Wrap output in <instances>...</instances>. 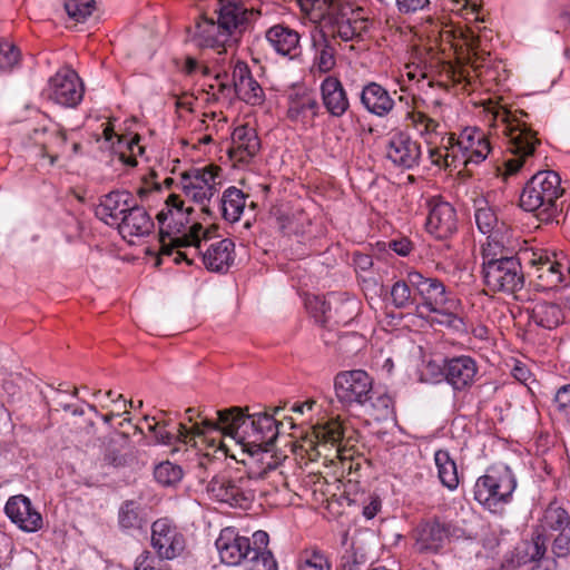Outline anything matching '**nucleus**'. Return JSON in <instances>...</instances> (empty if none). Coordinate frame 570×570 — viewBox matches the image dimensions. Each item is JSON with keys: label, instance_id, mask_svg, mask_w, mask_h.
I'll use <instances>...</instances> for the list:
<instances>
[{"label": "nucleus", "instance_id": "f257e3e1", "mask_svg": "<svg viewBox=\"0 0 570 570\" xmlns=\"http://www.w3.org/2000/svg\"><path fill=\"white\" fill-rule=\"evenodd\" d=\"M274 409L273 414L254 413L244 414L238 407L216 411L218 421L205 419L204 429L196 428V433L219 432L233 439L244 451L254 455L258 452H267L278 436L279 424L274 414L279 412Z\"/></svg>", "mask_w": 570, "mask_h": 570}, {"label": "nucleus", "instance_id": "f03ea898", "mask_svg": "<svg viewBox=\"0 0 570 570\" xmlns=\"http://www.w3.org/2000/svg\"><path fill=\"white\" fill-rule=\"evenodd\" d=\"M193 208L184 207V202L177 195H169L165 207L158 213L160 254L170 256L174 247L195 246L203 248L210 238V230L194 223L189 226Z\"/></svg>", "mask_w": 570, "mask_h": 570}, {"label": "nucleus", "instance_id": "7ed1b4c3", "mask_svg": "<svg viewBox=\"0 0 570 570\" xmlns=\"http://www.w3.org/2000/svg\"><path fill=\"white\" fill-rule=\"evenodd\" d=\"M269 537L258 530L252 538L240 535L232 527L224 528L215 541L220 561L227 566L245 563L247 570H277V562L267 549Z\"/></svg>", "mask_w": 570, "mask_h": 570}, {"label": "nucleus", "instance_id": "20e7f679", "mask_svg": "<svg viewBox=\"0 0 570 570\" xmlns=\"http://www.w3.org/2000/svg\"><path fill=\"white\" fill-rule=\"evenodd\" d=\"M494 126L507 136L508 151L511 157L504 160L505 174H517L533 157L540 140L524 120L528 115L522 110L511 111L503 106L489 110Z\"/></svg>", "mask_w": 570, "mask_h": 570}, {"label": "nucleus", "instance_id": "39448f33", "mask_svg": "<svg viewBox=\"0 0 570 570\" xmlns=\"http://www.w3.org/2000/svg\"><path fill=\"white\" fill-rule=\"evenodd\" d=\"M482 277L493 293L513 294L522 289L524 276L520 259L509 256L500 243L487 242L482 246Z\"/></svg>", "mask_w": 570, "mask_h": 570}, {"label": "nucleus", "instance_id": "423d86ee", "mask_svg": "<svg viewBox=\"0 0 570 570\" xmlns=\"http://www.w3.org/2000/svg\"><path fill=\"white\" fill-rule=\"evenodd\" d=\"M560 183V176L553 170L537 173L523 188L520 206L535 213L541 222H550L558 212L556 200L563 191Z\"/></svg>", "mask_w": 570, "mask_h": 570}, {"label": "nucleus", "instance_id": "0eeeda50", "mask_svg": "<svg viewBox=\"0 0 570 570\" xmlns=\"http://www.w3.org/2000/svg\"><path fill=\"white\" fill-rule=\"evenodd\" d=\"M517 488V479L512 470L504 464L490 466L485 474L478 478L474 488V499L493 513L501 512L508 504Z\"/></svg>", "mask_w": 570, "mask_h": 570}, {"label": "nucleus", "instance_id": "6e6552de", "mask_svg": "<svg viewBox=\"0 0 570 570\" xmlns=\"http://www.w3.org/2000/svg\"><path fill=\"white\" fill-rule=\"evenodd\" d=\"M422 31L435 43L446 42L452 47H458L460 42V46L466 48L472 67L476 69L482 66L485 51L480 48L481 38L474 28L453 27L439 18L429 17L422 23Z\"/></svg>", "mask_w": 570, "mask_h": 570}, {"label": "nucleus", "instance_id": "1a4fd4ad", "mask_svg": "<svg viewBox=\"0 0 570 570\" xmlns=\"http://www.w3.org/2000/svg\"><path fill=\"white\" fill-rule=\"evenodd\" d=\"M442 146L446 149V157H451L450 165L454 168L460 165H479L491 150L485 134L476 128H465L458 137L454 134H444Z\"/></svg>", "mask_w": 570, "mask_h": 570}, {"label": "nucleus", "instance_id": "9d476101", "mask_svg": "<svg viewBox=\"0 0 570 570\" xmlns=\"http://www.w3.org/2000/svg\"><path fill=\"white\" fill-rule=\"evenodd\" d=\"M219 168L214 166L191 168L181 174L180 186L186 196L202 205V212L209 217L215 216V210L206 204L216 193V178Z\"/></svg>", "mask_w": 570, "mask_h": 570}, {"label": "nucleus", "instance_id": "9b49d317", "mask_svg": "<svg viewBox=\"0 0 570 570\" xmlns=\"http://www.w3.org/2000/svg\"><path fill=\"white\" fill-rule=\"evenodd\" d=\"M338 401L345 405H365L372 399L373 380L363 370L341 372L334 382Z\"/></svg>", "mask_w": 570, "mask_h": 570}, {"label": "nucleus", "instance_id": "f8f14e48", "mask_svg": "<svg viewBox=\"0 0 570 570\" xmlns=\"http://www.w3.org/2000/svg\"><path fill=\"white\" fill-rule=\"evenodd\" d=\"M252 484L253 480L249 476H214L208 483L207 490L223 503L230 507L247 508L255 497Z\"/></svg>", "mask_w": 570, "mask_h": 570}, {"label": "nucleus", "instance_id": "ddd939ff", "mask_svg": "<svg viewBox=\"0 0 570 570\" xmlns=\"http://www.w3.org/2000/svg\"><path fill=\"white\" fill-rule=\"evenodd\" d=\"M323 23L333 38L343 41L358 39L367 30V19L341 3L330 11Z\"/></svg>", "mask_w": 570, "mask_h": 570}, {"label": "nucleus", "instance_id": "4468645a", "mask_svg": "<svg viewBox=\"0 0 570 570\" xmlns=\"http://www.w3.org/2000/svg\"><path fill=\"white\" fill-rule=\"evenodd\" d=\"M217 14L220 28L233 41H236L259 11L254 6H246L243 0H220Z\"/></svg>", "mask_w": 570, "mask_h": 570}, {"label": "nucleus", "instance_id": "2eb2a0df", "mask_svg": "<svg viewBox=\"0 0 570 570\" xmlns=\"http://www.w3.org/2000/svg\"><path fill=\"white\" fill-rule=\"evenodd\" d=\"M151 547L160 559L173 560L183 553L186 540L171 520L161 518L151 524Z\"/></svg>", "mask_w": 570, "mask_h": 570}, {"label": "nucleus", "instance_id": "dca6fc26", "mask_svg": "<svg viewBox=\"0 0 570 570\" xmlns=\"http://www.w3.org/2000/svg\"><path fill=\"white\" fill-rule=\"evenodd\" d=\"M48 98L63 107H76L83 97V87L76 71L71 69L59 70L50 78Z\"/></svg>", "mask_w": 570, "mask_h": 570}, {"label": "nucleus", "instance_id": "f3484780", "mask_svg": "<svg viewBox=\"0 0 570 570\" xmlns=\"http://www.w3.org/2000/svg\"><path fill=\"white\" fill-rule=\"evenodd\" d=\"M410 285L422 298V307L428 311H440L449 305L453 307L455 301L449 297L445 285L433 277H425L420 272H410L407 274Z\"/></svg>", "mask_w": 570, "mask_h": 570}, {"label": "nucleus", "instance_id": "a211bd4d", "mask_svg": "<svg viewBox=\"0 0 570 570\" xmlns=\"http://www.w3.org/2000/svg\"><path fill=\"white\" fill-rule=\"evenodd\" d=\"M459 219L455 208L441 198L429 202L426 230L438 239H446L458 230Z\"/></svg>", "mask_w": 570, "mask_h": 570}, {"label": "nucleus", "instance_id": "6ab92c4d", "mask_svg": "<svg viewBox=\"0 0 570 570\" xmlns=\"http://www.w3.org/2000/svg\"><path fill=\"white\" fill-rule=\"evenodd\" d=\"M442 372L453 390L463 391L473 384L478 365L471 356L460 355L444 360Z\"/></svg>", "mask_w": 570, "mask_h": 570}, {"label": "nucleus", "instance_id": "aec40b11", "mask_svg": "<svg viewBox=\"0 0 570 570\" xmlns=\"http://www.w3.org/2000/svg\"><path fill=\"white\" fill-rule=\"evenodd\" d=\"M6 514L26 532H35L42 527L41 514L32 507L29 498L26 495L11 497L6 507Z\"/></svg>", "mask_w": 570, "mask_h": 570}, {"label": "nucleus", "instance_id": "412c9836", "mask_svg": "<svg viewBox=\"0 0 570 570\" xmlns=\"http://www.w3.org/2000/svg\"><path fill=\"white\" fill-rule=\"evenodd\" d=\"M524 255L529 256V263L535 267L537 277L541 282V286L553 288L566 281L564 266L552 259L547 250H532L531 254L524 252Z\"/></svg>", "mask_w": 570, "mask_h": 570}, {"label": "nucleus", "instance_id": "4be33fe9", "mask_svg": "<svg viewBox=\"0 0 570 570\" xmlns=\"http://www.w3.org/2000/svg\"><path fill=\"white\" fill-rule=\"evenodd\" d=\"M128 191L115 190L100 198L96 207V216L109 226L118 227L122 216L129 210L134 203Z\"/></svg>", "mask_w": 570, "mask_h": 570}, {"label": "nucleus", "instance_id": "5701e85b", "mask_svg": "<svg viewBox=\"0 0 570 570\" xmlns=\"http://www.w3.org/2000/svg\"><path fill=\"white\" fill-rule=\"evenodd\" d=\"M261 141L254 128L238 126L232 134V147L228 156L237 164H248L259 151Z\"/></svg>", "mask_w": 570, "mask_h": 570}, {"label": "nucleus", "instance_id": "b1692460", "mask_svg": "<svg viewBox=\"0 0 570 570\" xmlns=\"http://www.w3.org/2000/svg\"><path fill=\"white\" fill-rule=\"evenodd\" d=\"M29 138L32 144L40 147L42 157L50 158L51 165L58 158V154L63 149L67 140L65 131L53 122L35 128Z\"/></svg>", "mask_w": 570, "mask_h": 570}, {"label": "nucleus", "instance_id": "393cba45", "mask_svg": "<svg viewBox=\"0 0 570 570\" xmlns=\"http://www.w3.org/2000/svg\"><path fill=\"white\" fill-rule=\"evenodd\" d=\"M322 104L326 111L335 118L343 117L350 109V99L341 80L327 76L320 86Z\"/></svg>", "mask_w": 570, "mask_h": 570}, {"label": "nucleus", "instance_id": "a878e982", "mask_svg": "<svg viewBox=\"0 0 570 570\" xmlns=\"http://www.w3.org/2000/svg\"><path fill=\"white\" fill-rule=\"evenodd\" d=\"M386 157L396 166L411 169L419 164L420 145L404 135H394L386 147Z\"/></svg>", "mask_w": 570, "mask_h": 570}, {"label": "nucleus", "instance_id": "bb28decb", "mask_svg": "<svg viewBox=\"0 0 570 570\" xmlns=\"http://www.w3.org/2000/svg\"><path fill=\"white\" fill-rule=\"evenodd\" d=\"M265 39L274 51L281 56L294 59L301 53L299 33L285 26L275 24L265 32Z\"/></svg>", "mask_w": 570, "mask_h": 570}, {"label": "nucleus", "instance_id": "cd10ccee", "mask_svg": "<svg viewBox=\"0 0 570 570\" xmlns=\"http://www.w3.org/2000/svg\"><path fill=\"white\" fill-rule=\"evenodd\" d=\"M360 100L367 112L380 118L389 116L395 107L391 94L382 85L374 81L362 88Z\"/></svg>", "mask_w": 570, "mask_h": 570}, {"label": "nucleus", "instance_id": "c85d7f7f", "mask_svg": "<svg viewBox=\"0 0 570 570\" xmlns=\"http://www.w3.org/2000/svg\"><path fill=\"white\" fill-rule=\"evenodd\" d=\"M233 81L236 94L240 99L253 106L264 101V91L261 85L253 78L245 62H237L233 70Z\"/></svg>", "mask_w": 570, "mask_h": 570}, {"label": "nucleus", "instance_id": "c756f323", "mask_svg": "<svg viewBox=\"0 0 570 570\" xmlns=\"http://www.w3.org/2000/svg\"><path fill=\"white\" fill-rule=\"evenodd\" d=\"M195 40L199 47L218 49V53L226 51V47L233 42L218 21L209 18H203L197 22Z\"/></svg>", "mask_w": 570, "mask_h": 570}, {"label": "nucleus", "instance_id": "7c9ffc66", "mask_svg": "<svg viewBox=\"0 0 570 570\" xmlns=\"http://www.w3.org/2000/svg\"><path fill=\"white\" fill-rule=\"evenodd\" d=\"M234 243L228 239H220L212 243L204 252L198 249L203 255V263L207 269L212 272H226L234 262Z\"/></svg>", "mask_w": 570, "mask_h": 570}, {"label": "nucleus", "instance_id": "2f4dec72", "mask_svg": "<svg viewBox=\"0 0 570 570\" xmlns=\"http://www.w3.org/2000/svg\"><path fill=\"white\" fill-rule=\"evenodd\" d=\"M449 538L445 524L436 520L420 524L416 529L415 548L421 552L439 551Z\"/></svg>", "mask_w": 570, "mask_h": 570}, {"label": "nucleus", "instance_id": "473e14b6", "mask_svg": "<svg viewBox=\"0 0 570 570\" xmlns=\"http://www.w3.org/2000/svg\"><path fill=\"white\" fill-rule=\"evenodd\" d=\"M317 99L308 94H294L288 98L287 117L294 122L312 124L320 114Z\"/></svg>", "mask_w": 570, "mask_h": 570}, {"label": "nucleus", "instance_id": "72a5a7b5", "mask_svg": "<svg viewBox=\"0 0 570 570\" xmlns=\"http://www.w3.org/2000/svg\"><path fill=\"white\" fill-rule=\"evenodd\" d=\"M122 237L148 235L154 228V222L147 210L135 202L122 216L121 224L117 227Z\"/></svg>", "mask_w": 570, "mask_h": 570}, {"label": "nucleus", "instance_id": "f704fd0d", "mask_svg": "<svg viewBox=\"0 0 570 570\" xmlns=\"http://www.w3.org/2000/svg\"><path fill=\"white\" fill-rule=\"evenodd\" d=\"M247 198L248 196L235 186L226 188L217 204L222 217L228 223L238 222L247 206Z\"/></svg>", "mask_w": 570, "mask_h": 570}, {"label": "nucleus", "instance_id": "c9c22d12", "mask_svg": "<svg viewBox=\"0 0 570 570\" xmlns=\"http://www.w3.org/2000/svg\"><path fill=\"white\" fill-rule=\"evenodd\" d=\"M474 219L479 230L488 235V242L492 244L500 243L498 235L501 234L504 225L499 224L494 209L488 205L487 200L479 199L475 202Z\"/></svg>", "mask_w": 570, "mask_h": 570}, {"label": "nucleus", "instance_id": "e433bc0d", "mask_svg": "<svg viewBox=\"0 0 570 570\" xmlns=\"http://www.w3.org/2000/svg\"><path fill=\"white\" fill-rule=\"evenodd\" d=\"M530 317L538 326L552 330L562 323L564 316L557 303L539 301L533 305Z\"/></svg>", "mask_w": 570, "mask_h": 570}, {"label": "nucleus", "instance_id": "4c0bfd02", "mask_svg": "<svg viewBox=\"0 0 570 570\" xmlns=\"http://www.w3.org/2000/svg\"><path fill=\"white\" fill-rule=\"evenodd\" d=\"M196 428L200 426L198 423H195L193 428H187L186 424L179 423L177 428V433L174 434L170 431H167L165 426H159L158 423H155L154 425H149V430L154 432L155 440L158 444L164 445H171L175 444L177 441L183 442L185 444L189 443L195 436H203L206 435L205 433H196ZM204 429V426H202Z\"/></svg>", "mask_w": 570, "mask_h": 570}, {"label": "nucleus", "instance_id": "58836bf2", "mask_svg": "<svg viewBox=\"0 0 570 570\" xmlns=\"http://www.w3.org/2000/svg\"><path fill=\"white\" fill-rule=\"evenodd\" d=\"M434 461L441 483L449 490L456 489L459 485L458 468L449 452L445 450L436 451Z\"/></svg>", "mask_w": 570, "mask_h": 570}, {"label": "nucleus", "instance_id": "ea45409f", "mask_svg": "<svg viewBox=\"0 0 570 570\" xmlns=\"http://www.w3.org/2000/svg\"><path fill=\"white\" fill-rule=\"evenodd\" d=\"M407 126H412L420 136L426 139L429 145L434 144V138L440 135V124L420 111L406 114Z\"/></svg>", "mask_w": 570, "mask_h": 570}, {"label": "nucleus", "instance_id": "a19ab883", "mask_svg": "<svg viewBox=\"0 0 570 570\" xmlns=\"http://www.w3.org/2000/svg\"><path fill=\"white\" fill-rule=\"evenodd\" d=\"M314 48L316 50L314 63L317 69L321 72L332 70L336 63L335 48L325 32H323L318 39H314Z\"/></svg>", "mask_w": 570, "mask_h": 570}, {"label": "nucleus", "instance_id": "79ce46f5", "mask_svg": "<svg viewBox=\"0 0 570 570\" xmlns=\"http://www.w3.org/2000/svg\"><path fill=\"white\" fill-rule=\"evenodd\" d=\"M145 522L139 503L128 500L120 505L118 523L122 530L140 529Z\"/></svg>", "mask_w": 570, "mask_h": 570}, {"label": "nucleus", "instance_id": "37998d69", "mask_svg": "<svg viewBox=\"0 0 570 570\" xmlns=\"http://www.w3.org/2000/svg\"><path fill=\"white\" fill-rule=\"evenodd\" d=\"M140 137L134 136H119L116 147V153L119 159L127 166L134 167L137 165L136 157L144 154V147L139 144Z\"/></svg>", "mask_w": 570, "mask_h": 570}, {"label": "nucleus", "instance_id": "c03bdc74", "mask_svg": "<svg viewBox=\"0 0 570 570\" xmlns=\"http://www.w3.org/2000/svg\"><path fill=\"white\" fill-rule=\"evenodd\" d=\"M570 524L568 511L556 503H551L544 511L542 527L553 531H562Z\"/></svg>", "mask_w": 570, "mask_h": 570}, {"label": "nucleus", "instance_id": "a18cd8bd", "mask_svg": "<svg viewBox=\"0 0 570 570\" xmlns=\"http://www.w3.org/2000/svg\"><path fill=\"white\" fill-rule=\"evenodd\" d=\"M184 472L180 465L165 461L156 465L154 470L155 480L165 487H171L179 483Z\"/></svg>", "mask_w": 570, "mask_h": 570}, {"label": "nucleus", "instance_id": "49530a36", "mask_svg": "<svg viewBox=\"0 0 570 570\" xmlns=\"http://www.w3.org/2000/svg\"><path fill=\"white\" fill-rule=\"evenodd\" d=\"M363 406L377 421L386 420L393 414L392 399L386 394H380L374 397V392L372 391V399Z\"/></svg>", "mask_w": 570, "mask_h": 570}, {"label": "nucleus", "instance_id": "de8ad7c7", "mask_svg": "<svg viewBox=\"0 0 570 570\" xmlns=\"http://www.w3.org/2000/svg\"><path fill=\"white\" fill-rule=\"evenodd\" d=\"M412 287L409 283V279L406 281H396L391 288V298L392 304L396 308H407L414 304V299L411 295Z\"/></svg>", "mask_w": 570, "mask_h": 570}, {"label": "nucleus", "instance_id": "09e8293b", "mask_svg": "<svg viewBox=\"0 0 570 570\" xmlns=\"http://www.w3.org/2000/svg\"><path fill=\"white\" fill-rule=\"evenodd\" d=\"M65 8L71 19L80 22L92 13L94 0H68Z\"/></svg>", "mask_w": 570, "mask_h": 570}, {"label": "nucleus", "instance_id": "8fccbe9b", "mask_svg": "<svg viewBox=\"0 0 570 570\" xmlns=\"http://www.w3.org/2000/svg\"><path fill=\"white\" fill-rule=\"evenodd\" d=\"M20 59L18 48L8 40L0 41V70H11Z\"/></svg>", "mask_w": 570, "mask_h": 570}, {"label": "nucleus", "instance_id": "3c124183", "mask_svg": "<svg viewBox=\"0 0 570 570\" xmlns=\"http://www.w3.org/2000/svg\"><path fill=\"white\" fill-rule=\"evenodd\" d=\"M298 570H331V566L321 552L313 551L301 556Z\"/></svg>", "mask_w": 570, "mask_h": 570}, {"label": "nucleus", "instance_id": "603ef678", "mask_svg": "<svg viewBox=\"0 0 570 570\" xmlns=\"http://www.w3.org/2000/svg\"><path fill=\"white\" fill-rule=\"evenodd\" d=\"M298 3L303 11L314 12L322 20L338 4L334 0H298Z\"/></svg>", "mask_w": 570, "mask_h": 570}, {"label": "nucleus", "instance_id": "864d4df0", "mask_svg": "<svg viewBox=\"0 0 570 570\" xmlns=\"http://www.w3.org/2000/svg\"><path fill=\"white\" fill-rule=\"evenodd\" d=\"M456 304L453 307L445 306L440 311H430L435 314V317L432 318V322L452 327L459 328L462 325V320L454 313Z\"/></svg>", "mask_w": 570, "mask_h": 570}, {"label": "nucleus", "instance_id": "5fc2aeb1", "mask_svg": "<svg viewBox=\"0 0 570 570\" xmlns=\"http://www.w3.org/2000/svg\"><path fill=\"white\" fill-rule=\"evenodd\" d=\"M163 560L154 557L149 551H144L135 561V570H168Z\"/></svg>", "mask_w": 570, "mask_h": 570}, {"label": "nucleus", "instance_id": "6e6d98bb", "mask_svg": "<svg viewBox=\"0 0 570 570\" xmlns=\"http://www.w3.org/2000/svg\"><path fill=\"white\" fill-rule=\"evenodd\" d=\"M552 551L557 557H566L570 553V530L564 533V530L554 539Z\"/></svg>", "mask_w": 570, "mask_h": 570}, {"label": "nucleus", "instance_id": "4d7b16f0", "mask_svg": "<svg viewBox=\"0 0 570 570\" xmlns=\"http://www.w3.org/2000/svg\"><path fill=\"white\" fill-rule=\"evenodd\" d=\"M431 161L436 166L453 167L450 165L451 157H446V149L442 146V139L440 140V147L430 148L429 150Z\"/></svg>", "mask_w": 570, "mask_h": 570}, {"label": "nucleus", "instance_id": "13d9d810", "mask_svg": "<svg viewBox=\"0 0 570 570\" xmlns=\"http://www.w3.org/2000/svg\"><path fill=\"white\" fill-rule=\"evenodd\" d=\"M429 4V0H396L397 10L401 13H412L423 9Z\"/></svg>", "mask_w": 570, "mask_h": 570}, {"label": "nucleus", "instance_id": "bf43d9fd", "mask_svg": "<svg viewBox=\"0 0 570 570\" xmlns=\"http://www.w3.org/2000/svg\"><path fill=\"white\" fill-rule=\"evenodd\" d=\"M456 3L462 2V9L466 11L465 19H470V17H473V19L479 21H484L483 18L479 17L480 10H481V3L479 0H455Z\"/></svg>", "mask_w": 570, "mask_h": 570}, {"label": "nucleus", "instance_id": "052dcab7", "mask_svg": "<svg viewBox=\"0 0 570 570\" xmlns=\"http://www.w3.org/2000/svg\"><path fill=\"white\" fill-rule=\"evenodd\" d=\"M529 550H531V552H528L529 556H530V560H539L541 559L546 551H547V546H546V540L541 535H538L533 542L529 546Z\"/></svg>", "mask_w": 570, "mask_h": 570}, {"label": "nucleus", "instance_id": "680f3d73", "mask_svg": "<svg viewBox=\"0 0 570 570\" xmlns=\"http://www.w3.org/2000/svg\"><path fill=\"white\" fill-rule=\"evenodd\" d=\"M554 403L559 410L570 407V384L563 385L557 391Z\"/></svg>", "mask_w": 570, "mask_h": 570}, {"label": "nucleus", "instance_id": "e2e57ef3", "mask_svg": "<svg viewBox=\"0 0 570 570\" xmlns=\"http://www.w3.org/2000/svg\"><path fill=\"white\" fill-rule=\"evenodd\" d=\"M390 248L401 256H406L412 250V244L406 238L394 239L390 242Z\"/></svg>", "mask_w": 570, "mask_h": 570}, {"label": "nucleus", "instance_id": "0e129e2a", "mask_svg": "<svg viewBox=\"0 0 570 570\" xmlns=\"http://www.w3.org/2000/svg\"><path fill=\"white\" fill-rule=\"evenodd\" d=\"M354 264L356 268L361 271H367L373 265L372 257L365 254H358L354 258Z\"/></svg>", "mask_w": 570, "mask_h": 570}, {"label": "nucleus", "instance_id": "69168bd1", "mask_svg": "<svg viewBox=\"0 0 570 570\" xmlns=\"http://www.w3.org/2000/svg\"><path fill=\"white\" fill-rule=\"evenodd\" d=\"M381 508L379 500H372L368 504L363 508V515L366 519H373Z\"/></svg>", "mask_w": 570, "mask_h": 570}, {"label": "nucleus", "instance_id": "338daca9", "mask_svg": "<svg viewBox=\"0 0 570 570\" xmlns=\"http://www.w3.org/2000/svg\"><path fill=\"white\" fill-rule=\"evenodd\" d=\"M500 544V540L495 533H490L483 538V546L487 549L493 550Z\"/></svg>", "mask_w": 570, "mask_h": 570}, {"label": "nucleus", "instance_id": "774afa93", "mask_svg": "<svg viewBox=\"0 0 570 570\" xmlns=\"http://www.w3.org/2000/svg\"><path fill=\"white\" fill-rule=\"evenodd\" d=\"M313 405H314L313 401L305 402L302 404H294L292 407V411L302 414V413H304L305 407H307L308 410H312Z\"/></svg>", "mask_w": 570, "mask_h": 570}]
</instances>
